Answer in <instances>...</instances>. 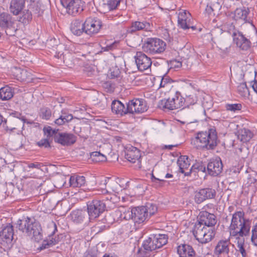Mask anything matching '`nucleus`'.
Masks as SVG:
<instances>
[{
    "label": "nucleus",
    "mask_w": 257,
    "mask_h": 257,
    "mask_svg": "<svg viewBox=\"0 0 257 257\" xmlns=\"http://www.w3.org/2000/svg\"><path fill=\"white\" fill-rule=\"evenodd\" d=\"M244 214L242 211H237L233 214L229 227L230 236L238 238L249 234L250 221L244 218Z\"/></svg>",
    "instance_id": "nucleus-1"
},
{
    "label": "nucleus",
    "mask_w": 257,
    "mask_h": 257,
    "mask_svg": "<svg viewBox=\"0 0 257 257\" xmlns=\"http://www.w3.org/2000/svg\"><path fill=\"white\" fill-rule=\"evenodd\" d=\"M218 138L215 129L212 128L208 132L198 133L192 140V145L197 149L213 150L218 143Z\"/></svg>",
    "instance_id": "nucleus-2"
},
{
    "label": "nucleus",
    "mask_w": 257,
    "mask_h": 257,
    "mask_svg": "<svg viewBox=\"0 0 257 257\" xmlns=\"http://www.w3.org/2000/svg\"><path fill=\"white\" fill-rule=\"evenodd\" d=\"M17 227L23 232L34 238L36 241H39L42 238L41 228L39 223L29 217L18 221Z\"/></svg>",
    "instance_id": "nucleus-3"
},
{
    "label": "nucleus",
    "mask_w": 257,
    "mask_h": 257,
    "mask_svg": "<svg viewBox=\"0 0 257 257\" xmlns=\"http://www.w3.org/2000/svg\"><path fill=\"white\" fill-rule=\"evenodd\" d=\"M195 239L202 244L210 242L214 237L215 233L212 227L206 226L200 223H196L192 230Z\"/></svg>",
    "instance_id": "nucleus-4"
},
{
    "label": "nucleus",
    "mask_w": 257,
    "mask_h": 257,
    "mask_svg": "<svg viewBox=\"0 0 257 257\" xmlns=\"http://www.w3.org/2000/svg\"><path fill=\"white\" fill-rule=\"evenodd\" d=\"M144 50L152 54H161L166 48V44L162 40L158 38H149L143 46Z\"/></svg>",
    "instance_id": "nucleus-5"
},
{
    "label": "nucleus",
    "mask_w": 257,
    "mask_h": 257,
    "mask_svg": "<svg viewBox=\"0 0 257 257\" xmlns=\"http://www.w3.org/2000/svg\"><path fill=\"white\" fill-rule=\"evenodd\" d=\"M228 32L232 35L234 43L240 49L247 50L250 48V41L245 37L241 32L235 30L234 26H230Z\"/></svg>",
    "instance_id": "nucleus-6"
},
{
    "label": "nucleus",
    "mask_w": 257,
    "mask_h": 257,
    "mask_svg": "<svg viewBox=\"0 0 257 257\" xmlns=\"http://www.w3.org/2000/svg\"><path fill=\"white\" fill-rule=\"evenodd\" d=\"M127 109L129 113L140 114L146 112L148 106L144 99L134 98L128 102Z\"/></svg>",
    "instance_id": "nucleus-7"
},
{
    "label": "nucleus",
    "mask_w": 257,
    "mask_h": 257,
    "mask_svg": "<svg viewBox=\"0 0 257 257\" xmlns=\"http://www.w3.org/2000/svg\"><path fill=\"white\" fill-rule=\"evenodd\" d=\"M84 33L90 36L98 33L101 29L102 24L100 19L88 18L84 22Z\"/></svg>",
    "instance_id": "nucleus-8"
},
{
    "label": "nucleus",
    "mask_w": 257,
    "mask_h": 257,
    "mask_svg": "<svg viewBox=\"0 0 257 257\" xmlns=\"http://www.w3.org/2000/svg\"><path fill=\"white\" fill-rule=\"evenodd\" d=\"M105 204L102 201L94 200L87 204L88 213L90 219L98 217L105 210Z\"/></svg>",
    "instance_id": "nucleus-9"
},
{
    "label": "nucleus",
    "mask_w": 257,
    "mask_h": 257,
    "mask_svg": "<svg viewBox=\"0 0 257 257\" xmlns=\"http://www.w3.org/2000/svg\"><path fill=\"white\" fill-rule=\"evenodd\" d=\"M158 249L155 240L151 234L147 239L144 240L142 248L139 250V257H150V252Z\"/></svg>",
    "instance_id": "nucleus-10"
},
{
    "label": "nucleus",
    "mask_w": 257,
    "mask_h": 257,
    "mask_svg": "<svg viewBox=\"0 0 257 257\" xmlns=\"http://www.w3.org/2000/svg\"><path fill=\"white\" fill-rule=\"evenodd\" d=\"M214 189L205 188L196 191L194 193V200L197 204H200L206 200L214 198L216 196Z\"/></svg>",
    "instance_id": "nucleus-11"
},
{
    "label": "nucleus",
    "mask_w": 257,
    "mask_h": 257,
    "mask_svg": "<svg viewBox=\"0 0 257 257\" xmlns=\"http://www.w3.org/2000/svg\"><path fill=\"white\" fill-rule=\"evenodd\" d=\"M61 4L66 8L67 12L69 15L75 16L83 10L84 4L81 0H71L69 3L61 1Z\"/></svg>",
    "instance_id": "nucleus-12"
},
{
    "label": "nucleus",
    "mask_w": 257,
    "mask_h": 257,
    "mask_svg": "<svg viewBox=\"0 0 257 257\" xmlns=\"http://www.w3.org/2000/svg\"><path fill=\"white\" fill-rule=\"evenodd\" d=\"M190 17V14L187 11H180L178 17V22L180 27L184 30L191 29L192 31L195 30L196 27L193 25Z\"/></svg>",
    "instance_id": "nucleus-13"
},
{
    "label": "nucleus",
    "mask_w": 257,
    "mask_h": 257,
    "mask_svg": "<svg viewBox=\"0 0 257 257\" xmlns=\"http://www.w3.org/2000/svg\"><path fill=\"white\" fill-rule=\"evenodd\" d=\"M135 58L137 67L140 71H144L151 67V59L143 52H137Z\"/></svg>",
    "instance_id": "nucleus-14"
},
{
    "label": "nucleus",
    "mask_w": 257,
    "mask_h": 257,
    "mask_svg": "<svg viewBox=\"0 0 257 257\" xmlns=\"http://www.w3.org/2000/svg\"><path fill=\"white\" fill-rule=\"evenodd\" d=\"M77 140V137L71 133H60L56 134L55 142L63 146H70L74 144Z\"/></svg>",
    "instance_id": "nucleus-15"
},
{
    "label": "nucleus",
    "mask_w": 257,
    "mask_h": 257,
    "mask_svg": "<svg viewBox=\"0 0 257 257\" xmlns=\"http://www.w3.org/2000/svg\"><path fill=\"white\" fill-rule=\"evenodd\" d=\"M231 245L230 238L219 240L215 247L214 253L216 255H228Z\"/></svg>",
    "instance_id": "nucleus-16"
},
{
    "label": "nucleus",
    "mask_w": 257,
    "mask_h": 257,
    "mask_svg": "<svg viewBox=\"0 0 257 257\" xmlns=\"http://www.w3.org/2000/svg\"><path fill=\"white\" fill-rule=\"evenodd\" d=\"M223 165L219 158L212 159L207 165L208 173L212 176L219 175L222 171Z\"/></svg>",
    "instance_id": "nucleus-17"
},
{
    "label": "nucleus",
    "mask_w": 257,
    "mask_h": 257,
    "mask_svg": "<svg viewBox=\"0 0 257 257\" xmlns=\"http://www.w3.org/2000/svg\"><path fill=\"white\" fill-rule=\"evenodd\" d=\"M216 216L213 214L207 211H202L199 215L198 221L197 223H200L206 226L211 227L216 224Z\"/></svg>",
    "instance_id": "nucleus-18"
},
{
    "label": "nucleus",
    "mask_w": 257,
    "mask_h": 257,
    "mask_svg": "<svg viewBox=\"0 0 257 257\" xmlns=\"http://www.w3.org/2000/svg\"><path fill=\"white\" fill-rule=\"evenodd\" d=\"M125 158L129 162L135 163L136 162L140 165L141 163V153L140 150L132 146L125 148Z\"/></svg>",
    "instance_id": "nucleus-19"
},
{
    "label": "nucleus",
    "mask_w": 257,
    "mask_h": 257,
    "mask_svg": "<svg viewBox=\"0 0 257 257\" xmlns=\"http://www.w3.org/2000/svg\"><path fill=\"white\" fill-rule=\"evenodd\" d=\"M58 59H62L64 63L69 67H72L78 60L79 59L77 57L76 53H69L67 50H65L64 52L60 53L59 52L55 55Z\"/></svg>",
    "instance_id": "nucleus-20"
},
{
    "label": "nucleus",
    "mask_w": 257,
    "mask_h": 257,
    "mask_svg": "<svg viewBox=\"0 0 257 257\" xmlns=\"http://www.w3.org/2000/svg\"><path fill=\"white\" fill-rule=\"evenodd\" d=\"M133 220L135 223H143L149 218L147 210L144 206L133 208Z\"/></svg>",
    "instance_id": "nucleus-21"
},
{
    "label": "nucleus",
    "mask_w": 257,
    "mask_h": 257,
    "mask_svg": "<svg viewBox=\"0 0 257 257\" xmlns=\"http://www.w3.org/2000/svg\"><path fill=\"white\" fill-rule=\"evenodd\" d=\"M13 227L10 224L5 226L0 231V242L10 243L13 239Z\"/></svg>",
    "instance_id": "nucleus-22"
},
{
    "label": "nucleus",
    "mask_w": 257,
    "mask_h": 257,
    "mask_svg": "<svg viewBox=\"0 0 257 257\" xmlns=\"http://www.w3.org/2000/svg\"><path fill=\"white\" fill-rule=\"evenodd\" d=\"M12 73L15 78L20 81H29L32 79L31 73L27 69L14 67L12 69Z\"/></svg>",
    "instance_id": "nucleus-23"
},
{
    "label": "nucleus",
    "mask_w": 257,
    "mask_h": 257,
    "mask_svg": "<svg viewBox=\"0 0 257 257\" xmlns=\"http://www.w3.org/2000/svg\"><path fill=\"white\" fill-rule=\"evenodd\" d=\"M249 13L248 8L243 7L237 8L234 13V19L235 21L241 20L245 23H250V19L248 18Z\"/></svg>",
    "instance_id": "nucleus-24"
},
{
    "label": "nucleus",
    "mask_w": 257,
    "mask_h": 257,
    "mask_svg": "<svg viewBox=\"0 0 257 257\" xmlns=\"http://www.w3.org/2000/svg\"><path fill=\"white\" fill-rule=\"evenodd\" d=\"M84 22L78 19L73 20L70 25L71 32L76 36H81L84 33Z\"/></svg>",
    "instance_id": "nucleus-25"
},
{
    "label": "nucleus",
    "mask_w": 257,
    "mask_h": 257,
    "mask_svg": "<svg viewBox=\"0 0 257 257\" xmlns=\"http://www.w3.org/2000/svg\"><path fill=\"white\" fill-rule=\"evenodd\" d=\"M127 109V104H126V107H125L124 105L119 100H115L112 102L111 110L116 114L122 116L129 113Z\"/></svg>",
    "instance_id": "nucleus-26"
},
{
    "label": "nucleus",
    "mask_w": 257,
    "mask_h": 257,
    "mask_svg": "<svg viewBox=\"0 0 257 257\" xmlns=\"http://www.w3.org/2000/svg\"><path fill=\"white\" fill-rule=\"evenodd\" d=\"M150 27V24L147 22L135 21L132 22L131 26L128 28L127 32L132 34L134 32L138 31H147L149 29Z\"/></svg>",
    "instance_id": "nucleus-27"
},
{
    "label": "nucleus",
    "mask_w": 257,
    "mask_h": 257,
    "mask_svg": "<svg viewBox=\"0 0 257 257\" xmlns=\"http://www.w3.org/2000/svg\"><path fill=\"white\" fill-rule=\"evenodd\" d=\"M177 252L180 257H195V251L188 244H182L178 247Z\"/></svg>",
    "instance_id": "nucleus-28"
},
{
    "label": "nucleus",
    "mask_w": 257,
    "mask_h": 257,
    "mask_svg": "<svg viewBox=\"0 0 257 257\" xmlns=\"http://www.w3.org/2000/svg\"><path fill=\"white\" fill-rule=\"evenodd\" d=\"M177 164L179 167L180 172L181 173L184 174L187 176L190 175L191 172L190 171L189 172L185 171V170L188 169L190 166V163L187 156H180L178 159Z\"/></svg>",
    "instance_id": "nucleus-29"
},
{
    "label": "nucleus",
    "mask_w": 257,
    "mask_h": 257,
    "mask_svg": "<svg viewBox=\"0 0 257 257\" xmlns=\"http://www.w3.org/2000/svg\"><path fill=\"white\" fill-rule=\"evenodd\" d=\"M184 97V107H188L191 105H194L198 101V97L195 92L191 89L186 92Z\"/></svg>",
    "instance_id": "nucleus-30"
},
{
    "label": "nucleus",
    "mask_w": 257,
    "mask_h": 257,
    "mask_svg": "<svg viewBox=\"0 0 257 257\" xmlns=\"http://www.w3.org/2000/svg\"><path fill=\"white\" fill-rule=\"evenodd\" d=\"M114 214L117 216H119V218H120V219H124L127 220L130 219H132L133 220V208H132V209H126L124 208H122L121 209L116 210L114 212Z\"/></svg>",
    "instance_id": "nucleus-31"
},
{
    "label": "nucleus",
    "mask_w": 257,
    "mask_h": 257,
    "mask_svg": "<svg viewBox=\"0 0 257 257\" xmlns=\"http://www.w3.org/2000/svg\"><path fill=\"white\" fill-rule=\"evenodd\" d=\"M25 2V0H12L10 7L11 12L18 15L23 9Z\"/></svg>",
    "instance_id": "nucleus-32"
},
{
    "label": "nucleus",
    "mask_w": 257,
    "mask_h": 257,
    "mask_svg": "<svg viewBox=\"0 0 257 257\" xmlns=\"http://www.w3.org/2000/svg\"><path fill=\"white\" fill-rule=\"evenodd\" d=\"M85 178L83 176L73 175L70 177L69 183L72 187H80L85 183Z\"/></svg>",
    "instance_id": "nucleus-33"
},
{
    "label": "nucleus",
    "mask_w": 257,
    "mask_h": 257,
    "mask_svg": "<svg viewBox=\"0 0 257 257\" xmlns=\"http://www.w3.org/2000/svg\"><path fill=\"white\" fill-rule=\"evenodd\" d=\"M253 136V133L249 130L244 128L238 131L237 137L241 142L246 143L250 140Z\"/></svg>",
    "instance_id": "nucleus-34"
},
{
    "label": "nucleus",
    "mask_w": 257,
    "mask_h": 257,
    "mask_svg": "<svg viewBox=\"0 0 257 257\" xmlns=\"http://www.w3.org/2000/svg\"><path fill=\"white\" fill-rule=\"evenodd\" d=\"M172 101L173 104L170 106V107H174L176 109L184 106V97L178 91H177L175 95L172 97Z\"/></svg>",
    "instance_id": "nucleus-35"
},
{
    "label": "nucleus",
    "mask_w": 257,
    "mask_h": 257,
    "mask_svg": "<svg viewBox=\"0 0 257 257\" xmlns=\"http://www.w3.org/2000/svg\"><path fill=\"white\" fill-rule=\"evenodd\" d=\"M14 91L12 88L6 86L0 89V99L2 100H8L11 99L14 96Z\"/></svg>",
    "instance_id": "nucleus-36"
},
{
    "label": "nucleus",
    "mask_w": 257,
    "mask_h": 257,
    "mask_svg": "<svg viewBox=\"0 0 257 257\" xmlns=\"http://www.w3.org/2000/svg\"><path fill=\"white\" fill-rule=\"evenodd\" d=\"M155 240L156 243L158 248H160L168 242V237L167 235L164 234H152Z\"/></svg>",
    "instance_id": "nucleus-37"
},
{
    "label": "nucleus",
    "mask_w": 257,
    "mask_h": 257,
    "mask_svg": "<svg viewBox=\"0 0 257 257\" xmlns=\"http://www.w3.org/2000/svg\"><path fill=\"white\" fill-rule=\"evenodd\" d=\"M12 25L11 16L8 13H3L0 14V26L7 28Z\"/></svg>",
    "instance_id": "nucleus-38"
},
{
    "label": "nucleus",
    "mask_w": 257,
    "mask_h": 257,
    "mask_svg": "<svg viewBox=\"0 0 257 257\" xmlns=\"http://www.w3.org/2000/svg\"><path fill=\"white\" fill-rule=\"evenodd\" d=\"M58 241V238L49 236V238L43 241L41 248L42 249L49 248L57 244Z\"/></svg>",
    "instance_id": "nucleus-39"
},
{
    "label": "nucleus",
    "mask_w": 257,
    "mask_h": 257,
    "mask_svg": "<svg viewBox=\"0 0 257 257\" xmlns=\"http://www.w3.org/2000/svg\"><path fill=\"white\" fill-rule=\"evenodd\" d=\"M32 19V15L29 11L25 10L22 14V16L19 18V21L22 23L26 24L29 23Z\"/></svg>",
    "instance_id": "nucleus-40"
},
{
    "label": "nucleus",
    "mask_w": 257,
    "mask_h": 257,
    "mask_svg": "<svg viewBox=\"0 0 257 257\" xmlns=\"http://www.w3.org/2000/svg\"><path fill=\"white\" fill-rule=\"evenodd\" d=\"M235 239L237 240V250L241 253L242 257H245L246 253L244 248V239L241 236H238V238L235 237Z\"/></svg>",
    "instance_id": "nucleus-41"
},
{
    "label": "nucleus",
    "mask_w": 257,
    "mask_h": 257,
    "mask_svg": "<svg viewBox=\"0 0 257 257\" xmlns=\"http://www.w3.org/2000/svg\"><path fill=\"white\" fill-rule=\"evenodd\" d=\"M237 91L239 94L243 97H248L250 95V91L245 83H240L237 86Z\"/></svg>",
    "instance_id": "nucleus-42"
},
{
    "label": "nucleus",
    "mask_w": 257,
    "mask_h": 257,
    "mask_svg": "<svg viewBox=\"0 0 257 257\" xmlns=\"http://www.w3.org/2000/svg\"><path fill=\"white\" fill-rule=\"evenodd\" d=\"M39 2H31L28 6V10L32 15H39L40 8L39 5Z\"/></svg>",
    "instance_id": "nucleus-43"
},
{
    "label": "nucleus",
    "mask_w": 257,
    "mask_h": 257,
    "mask_svg": "<svg viewBox=\"0 0 257 257\" xmlns=\"http://www.w3.org/2000/svg\"><path fill=\"white\" fill-rule=\"evenodd\" d=\"M71 217L76 223H80L83 220L84 215L81 210H77L72 212Z\"/></svg>",
    "instance_id": "nucleus-44"
},
{
    "label": "nucleus",
    "mask_w": 257,
    "mask_h": 257,
    "mask_svg": "<svg viewBox=\"0 0 257 257\" xmlns=\"http://www.w3.org/2000/svg\"><path fill=\"white\" fill-rule=\"evenodd\" d=\"M43 132L45 136H47V138L50 137H53L55 140L56 134H59L58 130L52 129L50 126H47L43 128Z\"/></svg>",
    "instance_id": "nucleus-45"
},
{
    "label": "nucleus",
    "mask_w": 257,
    "mask_h": 257,
    "mask_svg": "<svg viewBox=\"0 0 257 257\" xmlns=\"http://www.w3.org/2000/svg\"><path fill=\"white\" fill-rule=\"evenodd\" d=\"M40 116L46 120L49 119L51 116L52 113L50 109L47 107H44L40 110Z\"/></svg>",
    "instance_id": "nucleus-46"
},
{
    "label": "nucleus",
    "mask_w": 257,
    "mask_h": 257,
    "mask_svg": "<svg viewBox=\"0 0 257 257\" xmlns=\"http://www.w3.org/2000/svg\"><path fill=\"white\" fill-rule=\"evenodd\" d=\"M147 210L148 217L149 218L152 215H154L157 211V206L153 204H148L146 206H144Z\"/></svg>",
    "instance_id": "nucleus-47"
},
{
    "label": "nucleus",
    "mask_w": 257,
    "mask_h": 257,
    "mask_svg": "<svg viewBox=\"0 0 257 257\" xmlns=\"http://www.w3.org/2000/svg\"><path fill=\"white\" fill-rule=\"evenodd\" d=\"M196 170L205 172L206 171V167L203 165L202 163H196L192 166L190 171L191 173V172L196 171Z\"/></svg>",
    "instance_id": "nucleus-48"
},
{
    "label": "nucleus",
    "mask_w": 257,
    "mask_h": 257,
    "mask_svg": "<svg viewBox=\"0 0 257 257\" xmlns=\"http://www.w3.org/2000/svg\"><path fill=\"white\" fill-rule=\"evenodd\" d=\"M172 82V80L168 76H164L161 79L160 87H170Z\"/></svg>",
    "instance_id": "nucleus-49"
},
{
    "label": "nucleus",
    "mask_w": 257,
    "mask_h": 257,
    "mask_svg": "<svg viewBox=\"0 0 257 257\" xmlns=\"http://www.w3.org/2000/svg\"><path fill=\"white\" fill-rule=\"evenodd\" d=\"M227 110L235 112L236 110H240L242 108V105L240 103L227 104L225 105Z\"/></svg>",
    "instance_id": "nucleus-50"
},
{
    "label": "nucleus",
    "mask_w": 257,
    "mask_h": 257,
    "mask_svg": "<svg viewBox=\"0 0 257 257\" xmlns=\"http://www.w3.org/2000/svg\"><path fill=\"white\" fill-rule=\"evenodd\" d=\"M172 98H169L168 99H165L162 100V104L163 105V107L165 108H167L170 110L175 109L174 107H170V106H172L173 104V102H172Z\"/></svg>",
    "instance_id": "nucleus-51"
},
{
    "label": "nucleus",
    "mask_w": 257,
    "mask_h": 257,
    "mask_svg": "<svg viewBox=\"0 0 257 257\" xmlns=\"http://www.w3.org/2000/svg\"><path fill=\"white\" fill-rule=\"evenodd\" d=\"M120 0H109L107 2V6L110 10L115 9L119 4Z\"/></svg>",
    "instance_id": "nucleus-52"
},
{
    "label": "nucleus",
    "mask_w": 257,
    "mask_h": 257,
    "mask_svg": "<svg viewBox=\"0 0 257 257\" xmlns=\"http://www.w3.org/2000/svg\"><path fill=\"white\" fill-rule=\"evenodd\" d=\"M251 241L254 245L257 246V224L252 230Z\"/></svg>",
    "instance_id": "nucleus-53"
},
{
    "label": "nucleus",
    "mask_w": 257,
    "mask_h": 257,
    "mask_svg": "<svg viewBox=\"0 0 257 257\" xmlns=\"http://www.w3.org/2000/svg\"><path fill=\"white\" fill-rule=\"evenodd\" d=\"M15 123L14 125H10L6 126L7 130L10 131V132H13L14 130H16L18 127V123L20 122V120L18 119H15L13 121Z\"/></svg>",
    "instance_id": "nucleus-54"
},
{
    "label": "nucleus",
    "mask_w": 257,
    "mask_h": 257,
    "mask_svg": "<svg viewBox=\"0 0 257 257\" xmlns=\"http://www.w3.org/2000/svg\"><path fill=\"white\" fill-rule=\"evenodd\" d=\"M117 45V43L116 42H114L112 43L107 44L105 47H102V49L104 51L112 50L116 48Z\"/></svg>",
    "instance_id": "nucleus-55"
},
{
    "label": "nucleus",
    "mask_w": 257,
    "mask_h": 257,
    "mask_svg": "<svg viewBox=\"0 0 257 257\" xmlns=\"http://www.w3.org/2000/svg\"><path fill=\"white\" fill-rule=\"evenodd\" d=\"M37 145L40 147L49 148L50 147L48 139H42L37 142Z\"/></svg>",
    "instance_id": "nucleus-56"
},
{
    "label": "nucleus",
    "mask_w": 257,
    "mask_h": 257,
    "mask_svg": "<svg viewBox=\"0 0 257 257\" xmlns=\"http://www.w3.org/2000/svg\"><path fill=\"white\" fill-rule=\"evenodd\" d=\"M152 181L154 183V185L156 187L162 186L163 185V182H164V180L157 178L153 175L152 176Z\"/></svg>",
    "instance_id": "nucleus-57"
},
{
    "label": "nucleus",
    "mask_w": 257,
    "mask_h": 257,
    "mask_svg": "<svg viewBox=\"0 0 257 257\" xmlns=\"http://www.w3.org/2000/svg\"><path fill=\"white\" fill-rule=\"evenodd\" d=\"M170 65L171 68H179L181 67L182 62L174 59L170 61Z\"/></svg>",
    "instance_id": "nucleus-58"
},
{
    "label": "nucleus",
    "mask_w": 257,
    "mask_h": 257,
    "mask_svg": "<svg viewBox=\"0 0 257 257\" xmlns=\"http://www.w3.org/2000/svg\"><path fill=\"white\" fill-rule=\"evenodd\" d=\"M66 122H69L73 118V115L71 114H66L63 111H62V114L60 116Z\"/></svg>",
    "instance_id": "nucleus-59"
},
{
    "label": "nucleus",
    "mask_w": 257,
    "mask_h": 257,
    "mask_svg": "<svg viewBox=\"0 0 257 257\" xmlns=\"http://www.w3.org/2000/svg\"><path fill=\"white\" fill-rule=\"evenodd\" d=\"M251 102L257 104V92H250V95L248 96Z\"/></svg>",
    "instance_id": "nucleus-60"
},
{
    "label": "nucleus",
    "mask_w": 257,
    "mask_h": 257,
    "mask_svg": "<svg viewBox=\"0 0 257 257\" xmlns=\"http://www.w3.org/2000/svg\"><path fill=\"white\" fill-rule=\"evenodd\" d=\"M106 181H107V180L105 179L102 180L101 182H102V183H103V184H102V186L100 187L101 190L99 191L100 193L105 194H106L107 193H108V191L105 188H104L103 187L104 186H106V183H107Z\"/></svg>",
    "instance_id": "nucleus-61"
},
{
    "label": "nucleus",
    "mask_w": 257,
    "mask_h": 257,
    "mask_svg": "<svg viewBox=\"0 0 257 257\" xmlns=\"http://www.w3.org/2000/svg\"><path fill=\"white\" fill-rule=\"evenodd\" d=\"M28 167L29 168H37V169H40L41 167V165L40 163L36 162L34 163H30L28 164Z\"/></svg>",
    "instance_id": "nucleus-62"
},
{
    "label": "nucleus",
    "mask_w": 257,
    "mask_h": 257,
    "mask_svg": "<svg viewBox=\"0 0 257 257\" xmlns=\"http://www.w3.org/2000/svg\"><path fill=\"white\" fill-rule=\"evenodd\" d=\"M256 181V179L253 177H252L251 175H249L247 178V183L249 185H251L252 183H254Z\"/></svg>",
    "instance_id": "nucleus-63"
},
{
    "label": "nucleus",
    "mask_w": 257,
    "mask_h": 257,
    "mask_svg": "<svg viewBox=\"0 0 257 257\" xmlns=\"http://www.w3.org/2000/svg\"><path fill=\"white\" fill-rule=\"evenodd\" d=\"M55 122L56 124L60 125L63 124L65 122H66V121H64L63 118L60 116L58 118L55 120Z\"/></svg>",
    "instance_id": "nucleus-64"
}]
</instances>
